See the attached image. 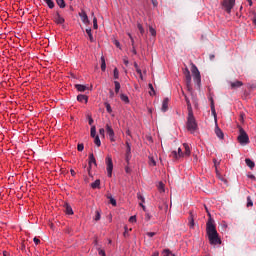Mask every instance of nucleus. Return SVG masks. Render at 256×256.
Here are the masks:
<instances>
[{
	"mask_svg": "<svg viewBox=\"0 0 256 256\" xmlns=\"http://www.w3.org/2000/svg\"><path fill=\"white\" fill-rule=\"evenodd\" d=\"M206 234L208 236L210 245H221V238L219 237L215 224H213V221L211 220L206 223Z\"/></svg>",
	"mask_w": 256,
	"mask_h": 256,
	"instance_id": "nucleus-1",
	"label": "nucleus"
},
{
	"mask_svg": "<svg viewBox=\"0 0 256 256\" xmlns=\"http://www.w3.org/2000/svg\"><path fill=\"white\" fill-rule=\"evenodd\" d=\"M186 127L191 133H195V131L199 129V126L197 125V120L195 119L193 112H188Z\"/></svg>",
	"mask_w": 256,
	"mask_h": 256,
	"instance_id": "nucleus-2",
	"label": "nucleus"
},
{
	"mask_svg": "<svg viewBox=\"0 0 256 256\" xmlns=\"http://www.w3.org/2000/svg\"><path fill=\"white\" fill-rule=\"evenodd\" d=\"M237 139L240 145H249V135H247V132H245L241 127L239 128V135Z\"/></svg>",
	"mask_w": 256,
	"mask_h": 256,
	"instance_id": "nucleus-3",
	"label": "nucleus"
},
{
	"mask_svg": "<svg viewBox=\"0 0 256 256\" xmlns=\"http://www.w3.org/2000/svg\"><path fill=\"white\" fill-rule=\"evenodd\" d=\"M191 73L193 75L194 82H196L197 85H201V72H199V69L195 64H192L191 66Z\"/></svg>",
	"mask_w": 256,
	"mask_h": 256,
	"instance_id": "nucleus-4",
	"label": "nucleus"
},
{
	"mask_svg": "<svg viewBox=\"0 0 256 256\" xmlns=\"http://www.w3.org/2000/svg\"><path fill=\"white\" fill-rule=\"evenodd\" d=\"M106 171L108 177H113V158L111 155H108L105 159Z\"/></svg>",
	"mask_w": 256,
	"mask_h": 256,
	"instance_id": "nucleus-5",
	"label": "nucleus"
},
{
	"mask_svg": "<svg viewBox=\"0 0 256 256\" xmlns=\"http://www.w3.org/2000/svg\"><path fill=\"white\" fill-rule=\"evenodd\" d=\"M222 7L227 13H231V10L235 7V0H223Z\"/></svg>",
	"mask_w": 256,
	"mask_h": 256,
	"instance_id": "nucleus-6",
	"label": "nucleus"
},
{
	"mask_svg": "<svg viewBox=\"0 0 256 256\" xmlns=\"http://www.w3.org/2000/svg\"><path fill=\"white\" fill-rule=\"evenodd\" d=\"M106 133L111 143H115V131L113 130V127L110 126V124H106Z\"/></svg>",
	"mask_w": 256,
	"mask_h": 256,
	"instance_id": "nucleus-7",
	"label": "nucleus"
},
{
	"mask_svg": "<svg viewBox=\"0 0 256 256\" xmlns=\"http://www.w3.org/2000/svg\"><path fill=\"white\" fill-rule=\"evenodd\" d=\"M171 156L174 159H181V157H185V154L183 153L181 148H178V152L177 151H172Z\"/></svg>",
	"mask_w": 256,
	"mask_h": 256,
	"instance_id": "nucleus-8",
	"label": "nucleus"
},
{
	"mask_svg": "<svg viewBox=\"0 0 256 256\" xmlns=\"http://www.w3.org/2000/svg\"><path fill=\"white\" fill-rule=\"evenodd\" d=\"M54 21L57 25H63V23H65V18H63L61 14L57 12L56 15L54 16Z\"/></svg>",
	"mask_w": 256,
	"mask_h": 256,
	"instance_id": "nucleus-9",
	"label": "nucleus"
},
{
	"mask_svg": "<svg viewBox=\"0 0 256 256\" xmlns=\"http://www.w3.org/2000/svg\"><path fill=\"white\" fill-rule=\"evenodd\" d=\"M63 207L66 215H73V208L71 207V205H69V203L65 202Z\"/></svg>",
	"mask_w": 256,
	"mask_h": 256,
	"instance_id": "nucleus-10",
	"label": "nucleus"
},
{
	"mask_svg": "<svg viewBox=\"0 0 256 256\" xmlns=\"http://www.w3.org/2000/svg\"><path fill=\"white\" fill-rule=\"evenodd\" d=\"M231 89H239V87H243V82L236 80L234 82H230Z\"/></svg>",
	"mask_w": 256,
	"mask_h": 256,
	"instance_id": "nucleus-11",
	"label": "nucleus"
},
{
	"mask_svg": "<svg viewBox=\"0 0 256 256\" xmlns=\"http://www.w3.org/2000/svg\"><path fill=\"white\" fill-rule=\"evenodd\" d=\"M186 84L189 86L191 85V72L186 68L184 71Z\"/></svg>",
	"mask_w": 256,
	"mask_h": 256,
	"instance_id": "nucleus-12",
	"label": "nucleus"
},
{
	"mask_svg": "<svg viewBox=\"0 0 256 256\" xmlns=\"http://www.w3.org/2000/svg\"><path fill=\"white\" fill-rule=\"evenodd\" d=\"M169 109V98H165L162 102L161 110L165 113Z\"/></svg>",
	"mask_w": 256,
	"mask_h": 256,
	"instance_id": "nucleus-13",
	"label": "nucleus"
},
{
	"mask_svg": "<svg viewBox=\"0 0 256 256\" xmlns=\"http://www.w3.org/2000/svg\"><path fill=\"white\" fill-rule=\"evenodd\" d=\"M77 101H79V103H88L89 97H87V95L79 94L77 96Z\"/></svg>",
	"mask_w": 256,
	"mask_h": 256,
	"instance_id": "nucleus-14",
	"label": "nucleus"
},
{
	"mask_svg": "<svg viewBox=\"0 0 256 256\" xmlns=\"http://www.w3.org/2000/svg\"><path fill=\"white\" fill-rule=\"evenodd\" d=\"M215 133H216L218 139H224L225 135L223 134V131L221 129H219V126L217 124L215 127Z\"/></svg>",
	"mask_w": 256,
	"mask_h": 256,
	"instance_id": "nucleus-15",
	"label": "nucleus"
},
{
	"mask_svg": "<svg viewBox=\"0 0 256 256\" xmlns=\"http://www.w3.org/2000/svg\"><path fill=\"white\" fill-rule=\"evenodd\" d=\"M184 147V157H189L191 155V147H189V144L184 143L183 144Z\"/></svg>",
	"mask_w": 256,
	"mask_h": 256,
	"instance_id": "nucleus-16",
	"label": "nucleus"
},
{
	"mask_svg": "<svg viewBox=\"0 0 256 256\" xmlns=\"http://www.w3.org/2000/svg\"><path fill=\"white\" fill-rule=\"evenodd\" d=\"M75 89H77V91H79L80 93H85V91H87V86L83 84H76Z\"/></svg>",
	"mask_w": 256,
	"mask_h": 256,
	"instance_id": "nucleus-17",
	"label": "nucleus"
},
{
	"mask_svg": "<svg viewBox=\"0 0 256 256\" xmlns=\"http://www.w3.org/2000/svg\"><path fill=\"white\" fill-rule=\"evenodd\" d=\"M92 165L97 166V160L95 159V155H93V153L89 154V167Z\"/></svg>",
	"mask_w": 256,
	"mask_h": 256,
	"instance_id": "nucleus-18",
	"label": "nucleus"
},
{
	"mask_svg": "<svg viewBox=\"0 0 256 256\" xmlns=\"http://www.w3.org/2000/svg\"><path fill=\"white\" fill-rule=\"evenodd\" d=\"M245 163L249 169H255V162H253L251 159L246 158Z\"/></svg>",
	"mask_w": 256,
	"mask_h": 256,
	"instance_id": "nucleus-19",
	"label": "nucleus"
},
{
	"mask_svg": "<svg viewBox=\"0 0 256 256\" xmlns=\"http://www.w3.org/2000/svg\"><path fill=\"white\" fill-rule=\"evenodd\" d=\"M185 101H186L188 113H193V106H191V101L187 96H185Z\"/></svg>",
	"mask_w": 256,
	"mask_h": 256,
	"instance_id": "nucleus-20",
	"label": "nucleus"
},
{
	"mask_svg": "<svg viewBox=\"0 0 256 256\" xmlns=\"http://www.w3.org/2000/svg\"><path fill=\"white\" fill-rule=\"evenodd\" d=\"M80 17H81V20L83 21V23H89V17L87 16L86 12L80 13Z\"/></svg>",
	"mask_w": 256,
	"mask_h": 256,
	"instance_id": "nucleus-21",
	"label": "nucleus"
},
{
	"mask_svg": "<svg viewBox=\"0 0 256 256\" xmlns=\"http://www.w3.org/2000/svg\"><path fill=\"white\" fill-rule=\"evenodd\" d=\"M92 189H99L101 187V180L97 179L91 184Z\"/></svg>",
	"mask_w": 256,
	"mask_h": 256,
	"instance_id": "nucleus-22",
	"label": "nucleus"
},
{
	"mask_svg": "<svg viewBox=\"0 0 256 256\" xmlns=\"http://www.w3.org/2000/svg\"><path fill=\"white\" fill-rule=\"evenodd\" d=\"M149 165L150 167H156L157 166V161H155V158H153V156H149Z\"/></svg>",
	"mask_w": 256,
	"mask_h": 256,
	"instance_id": "nucleus-23",
	"label": "nucleus"
},
{
	"mask_svg": "<svg viewBox=\"0 0 256 256\" xmlns=\"http://www.w3.org/2000/svg\"><path fill=\"white\" fill-rule=\"evenodd\" d=\"M86 33L89 37V40L91 41V43H93L95 41V39L93 38V33H91V28H87L86 29Z\"/></svg>",
	"mask_w": 256,
	"mask_h": 256,
	"instance_id": "nucleus-24",
	"label": "nucleus"
},
{
	"mask_svg": "<svg viewBox=\"0 0 256 256\" xmlns=\"http://www.w3.org/2000/svg\"><path fill=\"white\" fill-rule=\"evenodd\" d=\"M106 69H107V64L105 63V57L102 56L101 57V70L106 71Z\"/></svg>",
	"mask_w": 256,
	"mask_h": 256,
	"instance_id": "nucleus-25",
	"label": "nucleus"
},
{
	"mask_svg": "<svg viewBox=\"0 0 256 256\" xmlns=\"http://www.w3.org/2000/svg\"><path fill=\"white\" fill-rule=\"evenodd\" d=\"M120 99H121V101H123L124 103L129 104V96H128V95L121 94V95H120Z\"/></svg>",
	"mask_w": 256,
	"mask_h": 256,
	"instance_id": "nucleus-26",
	"label": "nucleus"
},
{
	"mask_svg": "<svg viewBox=\"0 0 256 256\" xmlns=\"http://www.w3.org/2000/svg\"><path fill=\"white\" fill-rule=\"evenodd\" d=\"M46 5H48L49 9H53L55 7V2L53 0H44Z\"/></svg>",
	"mask_w": 256,
	"mask_h": 256,
	"instance_id": "nucleus-27",
	"label": "nucleus"
},
{
	"mask_svg": "<svg viewBox=\"0 0 256 256\" xmlns=\"http://www.w3.org/2000/svg\"><path fill=\"white\" fill-rule=\"evenodd\" d=\"M56 3L60 9H65V0H56Z\"/></svg>",
	"mask_w": 256,
	"mask_h": 256,
	"instance_id": "nucleus-28",
	"label": "nucleus"
},
{
	"mask_svg": "<svg viewBox=\"0 0 256 256\" xmlns=\"http://www.w3.org/2000/svg\"><path fill=\"white\" fill-rule=\"evenodd\" d=\"M114 85H115V93H119L121 89V84L119 83V81H114Z\"/></svg>",
	"mask_w": 256,
	"mask_h": 256,
	"instance_id": "nucleus-29",
	"label": "nucleus"
},
{
	"mask_svg": "<svg viewBox=\"0 0 256 256\" xmlns=\"http://www.w3.org/2000/svg\"><path fill=\"white\" fill-rule=\"evenodd\" d=\"M90 135L91 137H97V129L95 128V126H92L91 127V130H90Z\"/></svg>",
	"mask_w": 256,
	"mask_h": 256,
	"instance_id": "nucleus-30",
	"label": "nucleus"
},
{
	"mask_svg": "<svg viewBox=\"0 0 256 256\" xmlns=\"http://www.w3.org/2000/svg\"><path fill=\"white\" fill-rule=\"evenodd\" d=\"M126 155H131V144L126 142Z\"/></svg>",
	"mask_w": 256,
	"mask_h": 256,
	"instance_id": "nucleus-31",
	"label": "nucleus"
},
{
	"mask_svg": "<svg viewBox=\"0 0 256 256\" xmlns=\"http://www.w3.org/2000/svg\"><path fill=\"white\" fill-rule=\"evenodd\" d=\"M94 143L97 147H101V139H99V136L94 137Z\"/></svg>",
	"mask_w": 256,
	"mask_h": 256,
	"instance_id": "nucleus-32",
	"label": "nucleus"
},
{
	"mask_svg": "<svg viewBox=\"0 0 256 256\" xmlns=\"http://www.w3.org/2000/svg\"><path fill=\"white\" fill-rule=\"evenodd\" d=\"M108 199L110 200V203L113 205V207H117V200H115V198L108 196Z\"/></svg>",
	"mask_w": 256,
	"mask_h": 256,
	"instance_id": "nucleus-33",
	"label": "nucleus"
},
{
	"mask_svg": "<svg viewBox=\"0 0 256 256\" xmlns=\"http://www.w3.org/2000/svg\"><path fill=\"white\" fill-rule=\"evenodd\" d=\"M246 207H253V200H251V196L247 197Z\"/></svg>",
	"mask_w": 256,
	"mask_h": 256,
	"instance_id": "nucleus-34",
	"label": "nucleus"
},
{
	"mask_svg": "<svg viewBox=\"0 0 256 256\" xmlns=\"http://www.w3.org/2000/svg\"><path fill=\"white\" fill-rule=\"evenodd\" d=\"M148 87H149V89H150L149 94H150L151 96L155 95V88L153 87V84H148Z\"/></svg>",
	"mask_w": 256,
	"mask_h": 256,
	"instance_id": "nucleus-35",
	"label": "nucleus"
},
{
	"mask_svg": "<svg viewBox=\"0 0 256 256\" xmlns=\"http://www.w3.org/2000/svg\"><path fill=\"white\" fill-rule=\"evenodd\" d=\"M149 32L152 35V37H155L157 35V31L152 26L149 27Z\"/></svg>",
	"mask_w": 256,
	"mask_h": 256,
	"instance_id": "nucleus-36",
	"label": "nucleus"
},
{
	"mask_svg": "<svg viewBox=\"0 0 256 256\" xmlns=\"http://www.w3.org/2000/svg\"><path fill=\"white\" fill-rule=\"evenodd\" d=\"M211 112L214 115V117H217V112H215V103L211 102Z\"/></svg>",
	"mask_w": 256,
	"mask_h": 256,
	"instance_id": "nucleus-37",
	"label": "nucleus"
},
{
	"mask_svg": "<svg viewBox=\"0 0 256 256\" xmlns=\"http://www.w3.org/2000/svg\"><path fill=\"white\" fill-rule=\"evenodd\" d=\"M113 75H114V79H119V69L114 68Z\"/></svg>",
	"mask_w": 256,
	"mask_h": 256,
	"instance_id": "nucleus-38",
	"label": "nucleus"
},
{
	"mask_svg": "<svg viewBox=\"0 0 256 256\" xmlns=\"http://www.w3.org/2000/svg\"><path fill=\"white\" fill-rule=\"evenodd\" d=\"M137 27H138V31H140L141 35H143L145 33V29L143 28V25L138 24Z\"/></svg>",
	"mask_w": 256,
	"mask_h": 256,
	"instance_id": "nucleus-39",
	"label": "nucleus"
},
{
	"mask_svg": "<svg viewBox=\"0 0 256 256\" xmlns=\"http://www.w3.org/2000/svg\"><path fill=\"white\" fill-rule=\"evenodd\" d=\"M106 111H107V113H113V109L111 108V104L106 103Z\"/></svg>",
	"mask_w": 256,
	"mask_h": 256,
	"instance_id": "nucleus-40",
	"label": "nucleus"
},
{
	"mask_svg": "<svg viewBox=\"0 0 256 256\" xmlns=\"http://www.w3.org/2000/svg\"><path fill=\"white\" fill-rule=\"evenodd\" d=\"M136 72L138 73V75H139L141 81H143V72L141 71V68H137V69H136Z\"/></svg>",
	"mask_w": 256,
	"mask_h": 256,
	"instance_id": "nucleus-41",
	"label": "nucleus"
},
{
	"mask_svg": "<svg viewBox=\"0 0 256 256\" xmlns=\"http://www.w3.org/2000/svg\"><path fill=\"white\" fill-rule=\"evenodd\" d=\"M129 39L131 40V45L134 46L135 45V39L133 38V35H131V33H127Z\"/></svg>",
	"mask_w": 256,
	"mask_h": 256,
	"instance_id": "nucleus-42",
	"label": "nucleus"
},
{
	"mask_svg": "<svg viewBox=\"0 0 256 256\" xmlns=\"http://www.w3.org/2000/svg\"><path fill=\"white\" fill-rule=\"evenodd\" d=\"M124 237H129V228L127 226L124 227Z\"/></svg>",
	"mask_w": 256,
	"mask_h": 256,
	"instance_id": "nucleus-43",
	"label": "nucleus"
},
{
	"mask_svg": "<svg viewBox=\"0 0 256 256\" xmlns=\"http://www.w3.org/2000/svg\"><path fill=\"white\" fill-rule=\"evenodd\" d=\"M129 223H137V216H131L129 218Z\"/></svg>",
	"mask_w": 256,
	"mask_h": 256,
	"instance_id": "nucleus-44",
	"label": "nucleus"
},
{
	"mask_svg": "<svg viewBox=\"0 0 256 256\" xmlns=\"http://www.w3.org/2000/svg\"><path fill=\"white\" fill-rule=\"evenodd\" d=\"M95 221H100L101 220V213H99V211H96V215L94 218Z\"/></svg>",
	"mask_w": 256,
	"mask_h": 256,
	"instance_id": "nucleus-45",
	"label": "nucleus"
},
{
	"mask_svg": "<svg viewBox=\"0 0 256 256\" xmlns=\"http://www.w3.org/2000/svg\"><path fill=\"white\" fill-rule=\"evenodd\" d=\"M213 162H214V166H215V169H216V173H217V175H219V170L217 169V167H219V162L215 159L213 160Z\"/></svg>",
	"mask_w": 256,
	"mask_h": 256,
	"instance_id": "nucleus-46",
	"label": "nucleus"
},
{
	"mask_svg": "<svg viewBox=\"0 0 256 256\" xmlns=\"http://www.w3.org/2000/svg\"><path fill=\"white\" fill-rule=\"evenodd\" d=\"M93 28L94 29H98L99 28V26L97 25V17L93 18Z\"/></svg>",
	"mask_w": 256,
	"mask_h": 256,
	"instance_id": "nucleus-47",
	"label": "nucleus"
},
{
	"mask_svg": "<svg viewBox=\"0 0 256 256\" xmlns=\"http://www.w3.org/2000/svg\"><path fill=\"white\" fill-rule=\"evenodd\" d=\"M131 167H129V166H126L125 167V173H127L128 175H131Z\"/></svg>",
	"mask_w": 256,
	"mask_h": 256,
	"instance_id": "nucleus-48",
	"label": "nucleus"
},
{
	"mask_svg": "<svg viewBox=\"0 0 256 256\" xmlns=\"http://www.w3.org/2000/svg\"><path fill=\"white\" fill-rule=\"evenodd\" d=\"M163 253H164V256H169V255H171V250L165 249V250L163 251Z\"/></svg>",
	"mask_w": 256,
	"mask_h": 256,
	"instance_id": "nucleus-49",
	"label": "nucleus"
},
{
	"mask_svg": "<svg viewBox=\"0 0 256 256\" xmlns=\"http://www.w3.org/2000/svg\"><path fill=\"white\" fill-rule=\"evenodd\" d=\"M77 149L78 151H83L85 149V146L83 144H78Z\"/></svg>",
	"mask_w": 256,
	"mask_h": 256,
	"instance_id": "nucleus-50",
	"label": "nucleus"
},
{
	"mask_svg": "<svg viewBox=\"0 0 256 256\" xmlns=\"http://www.w3.org/2000/svg\"><path fill=\"white\" fill-rule=\"evenodd\" d=\"M123 63H124V65H126V67H127V65H129V59L127 58V56H125L123 58Z\"/></svg>",
	"mask_w": 256,
	"mask_h": 256,
	"instance_id": "nucleus-51",
	"label": "nucleus"
},
{
	"mask_svg": "<svg viewBox=\"0 0 256 256\" xmlns=\"http://www.w3.org/2000/svg\"><path fill=\"white\" fill-rule=\"evenodd\" d=\"M159 189L160 191H165V185L163 184V182L159 183Z\"/></svg>",
	"mask_w": 256,
	"mask_h": 256,
	"instance_id": "nucleus-52",
	"label": "nucleus"
},
{
	"mask_svg": "<svg viewBox=\"0 0 256 256\" xmlns=\"http://www.w3.org/2000/svg\"><path fill=\"white\" fill-rule=\"evenodd\" d=\"M137 197L142 201V203H145V198L141 194H137Z\"/></svg>",
	"mask_w": 256,
	"mask_h": 256,
	"instance_id": "nucleus-53",
	"label": "nucleus"
},
{
	"mask_svg": "<svg viewBox=\"0 0 256 256\" xmlns=\"http://www.w3.org/2000/svg\"><path fill=\"white\" fill-rule=\"evenodd\" d=\"M114 44H115V46H116L118 49H121V43L118 42V40H115V41H114Z\"/></svg>",
	"mask_w": 256,
	"mask_h": 256,
	"instance_id": "nucleus-54",
	"label": "nucleus"
},
{
	"mask_svg": "<svg viewBox=\"0 0 256 256\" xmlns=\"http://www.w3.org/2000/svg\"><path fill=\"white\" fill-rule=\"evenodd\" d=\"M99 133H100V135H101L102 137H105V129H104V128H101V129L99 130Z\"/></svg>",
	"mask_w": 256,
	"mask_h": 256,
	"instance_id": "nucleus-55",
	"label": "nucleus"
},
{
	"mask_svg": "<svg viewBox=\"0 0 256 256\" xmlns=\"http://www.w3.org/2000/svg\"><path fill=\"white\" fill-rule=\"evenodd\" d=\"M151 3L153 7H157L159 5V2H157V0H151Z\"/></svg>",
	"mask_w": 256,
	"mask_h": 256,
	"instance_id": "nucleus-56",
	"label": "nucleus"
},
{
	"mask_svg": "<svg viewBox=\"0 0 256 256\" xmlns=\"http://www.w3.org/2000/svg\"><path fill=\"white\" fill-rule=\"evenodd\" d=\"M33 241H34L35 245H39V243H41V240H39V238H37V237H35L33 239Z\"/></svg>",
	"mask_w": 256,
	"mask_h": 256,
	"instance_id": "nucleus-57",
	"label": "nucleus"
},
{
	"mask_svg": "<svg viewBox=\"0 0 256 256\" xmlns=\"http://www.w3.org/2000/svg\"><path fill=\"white\" fill-rule=\"evenodd\" d=\"M98 254L101 255V256H106L105 250L99 249V250H98Z\"/></svg>",
	"mask_w": 256,
	"mask_h": 256,
	"instance_id": "nucleus-58",
	"label": "nucleus"
},
{
	"mask_svg": "<svg viewBox=\"0 0 256 256\" xmlns=\"http://www.w3.org/2000/svg\"><path fill=\"white\" fill-rule=\"evenodd\" d=\"M93 118L91 116H88V123L89 125H93Z\"/></svg>",
	"mask_w": 256,
	"mask_h": 256,
	"instance_id": "nucleus-59",
	"label": "nucleus"
},
{
	"mask_svg": "<svg viewBox=\"0 0 256 256\" xmlns=\"http://www.w3.org/2000/svg\"><path fill=\"white\" fill-rule=\"evenodd\" d=\"M131 161V154H126V162L129 163Z\"/></svg>",
	"mask_w": 256,
	"mask_h": 256,
	"instance_id": "nucleus-60",
	"label": "nucleus"
},
{
	"mask_svg": "<svg viewBox=\"0 0 256 256\" xmlns=\"http://www.w3.org/2000/svg\"><path fill=\"white\" fill-rule=\"evenodd\" d=\"M147 236H148V237H155V232H148V233H147Z\"/></svg>",
	"mask_w": 256,
	"mask_h": 256,
	"instance_id": "nucleus-61",
	"label": "nucleus"
},
{
	"mask_svg": "<svg viewBox=\"0 0 256 256\" xmlns=\"http://www.w3.org/2000/svg\"><path fill=\"white\" fill-rule=\"evenodd\" d=\"M132 53L133 55H137V49H135V45L132 46Z\"/></svg>",
	"mask_w": 256,
	"mask_h": 256,
	"instance_id": "nucleus-62",
	"label": "nucleus"
},
{
	"mask_svg": "<svg viewBox=\"0 0 256 256\" xmlns=\"http://www.w3.org/2000/svg\"><path fill=\"white\" fill-rule=\"evenodd\" d=\"M252 22L256 25V12H254V16H253Z\"/></svg>",
	"mask_w": 256,
	"mask_h": 256,
	"instance_id": "nucleus-63",
	"label": "nucleus"
},
{
	"mask_svg": "<svg viewBox=\"0 0 256 256\" xmlns=\"http://www.w3.org/2000/svg\"><path fill=\"white\" fill-rule=\"evenodd\" d=\"M151 256H159V252L155 251Z\"/></svg>",
	"mask_w": 256,
	"mask_h": 256,
	"instance_id": "nucleus-64",
	"label": "nucleus"
}]
</instances>
